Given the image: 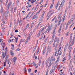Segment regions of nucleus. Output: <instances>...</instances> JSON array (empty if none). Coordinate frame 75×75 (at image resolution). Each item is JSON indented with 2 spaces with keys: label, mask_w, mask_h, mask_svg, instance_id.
<instances>
[{
  "label": "nucleus",
  "mask_w": 75,
  "mask_h": 75,
  "mask_svg": "<svg viewBox=\"0 0 75 75\" xmlns=\"http://www.w3.org/2000/svg\"><path fill=\"white\" fill-rule=\"evenodd\" d=\"M9 13H10V11L8 9H6V11L4 12V16L6 19H7V17H8V14Z\"/></svg>",
  "instance_id": "nucleus-1"
},
{
  "label": "nucleus",
  "mask_w": 75,
  "mask_h": 75,
  "mask_svg": "<svg viewBox=\"0 0 75 75\" xmlns=\"http://www.w3.org/2000/svg\"><path fill=\"white\" fill-rule=\"evenodd\" d=\"M45 27H44L42 29H41L40 30L38 33L37 35V36L38 37H40V33L41 34V33H42L43 31H44V29H45Z\"/></svg>",
  "instance_id": "nucleus-2"
},
{
  "label": "nucleus",
  "mask_w": 75,
  "mask_h": 75,
  "mask_svg": "<svg viewBox=\"0 0 75 75\" xmlns=\"http://www.w3.org/2000/svg\"><path fill=\"white\" fill-rule=\"evenodd\" d=\"M54 43L57 42L56 46H58V44H59V38L57 39V37H56L54 39Z\"/></svg>",
  "instance_id": "nucleus-3"
},
{
  "label": "nucleus",
  "mask_w": 75,
  "mask_h": 75,
  "mask_svg": "<svg viewBox=\"0 0 75 75\" xmlns=\"http://www.w3.org/2000/svg\"><path fill=\"white\" fill-rule=\"evenodd\" d=\"M56 67H57V66H54V67H52L50 72V75H51V74H52V73H54V71L56 69H55Z\"/></svg>",
  "instance_id": "nucleus-4"
},
{
  "label": "nucleus",
  "mask_w": 75,
  "mask_h": 75,
  "mask_svg": "<svg viewBox=\"0 0 75 75\" xmlns=\"http://www.w3.org/2000/svg\"><path fill=\"white\" fill-rule=\"evenodd\" d=\"M12 4V2H10L8 4L7 7V8L8 9V10H9V7H10V6H11Z\"/></svg>",
  "instance_id": "nucleus-5"
},
{
  "label": "nucleus",
  "mask_w": 75,
  "mask_h": 75,
  "mask_svg": "<svg viewBox=\"0 0 75 75\" xmlns=\"http://www.w3.org/2000/svg\"><path fill=\"white\" fill-rule=\"evenodd\" d=\"M68 48L69 50V54H71V50H72V47H71V46H69L68 47Z\"/></svg>",
  "instance_id": "nucleus-6"
},
{
  "label": "nucleus",
  "mask_w": 75,
  "mask_h": 75,
  "mask_svg": "<svg viewBox=\"0 0 75 75\" xmlns=\"http://www.w3.org/2000/svg\"><path fill=\"white\" fill-rule=\"evenodd\" d=\"M17 57H15L13 59V62H14V63H16V61L17 60Z\"/></svg>",
  "instance_id": "nucleus-7"
},
{
  "label": "nucleus",
  "mask_w": 75,
  "mask_h": 75,
  "mask_svg": "<svg viewBox=\"0 0 75 75\" xmlns=\"http://www.w3.org/2000/svg\"><path fill=\"white\" fill-rule=\"evenodd\" d=\"M44 33H45V32H43L42 33V35H41V37L40 39V40H41V39H42V38H43V37H44Z\"/></svg>",
  "instance_id": "nucleus-8"
},
{
  "label": "nucleus",
  "mask_w": 75,
  "mask_h": 75,
  "mask_svg": "<svg viewBox=\"0 0 75 75\" xmlns=\"http://www.w3.org/2000/svg\"><path fill=\"white\" fill-rule=\"evenodd\" d=\"M49 52V46H48V47H47V51L46 52V56H47V55H48Z\"/></svg>",
  "instance_id": "nucleus-9"
},
{
  "label": "nucleus",
  "mask_w": 75,
  "mask_h": 75,
  "mask_svg": "<svg viewBox=\"0 0 75 75\" xmlns=\"http://www.w3.org/2000/svg\"><path fill=\"white\" fill-rule=\"evenodd\" d=\"M59 58H60V56H59L57 58V60L55 62H58L59 61Z\"/></svg>",
  "instance_id": "nucleus-10"
},
{
  "label": "nucleus",
  "mask_w": 75,
  "mask_h": 75,
  "mask_svg": "<svg viewBox=\"0 0 75 75\" xmlns=\"http://www.w3.org/2000/svg\"><path fill=\"white\" fill-rule=\"evenodd\" d=\"M66 57H64L62 61L63 63H65V61H66Z\"/></svg>",
  "instance_id": "nucleus-11"
},
{
  "label": "nucleus",
  "mask_w": 75,
  "mask_h": 75,
  "mask_svg": "<svg viewBox=\"0 0 75 75\" xmlns=\"http://www.w3.org/2000/svg\"><path fill=\"white\" fill-rule=\"evenodd\" d=\"M10 54L11 55L13 56L14 55V53L13 52V51L11 50L10 51Z\"/></svg>",
  "instance_id": "nucleus-12"
},
{
  "label": "nucleus",
  "mask_w": 75,
  "mask_h": 75,
  "mask_svg": "<svg viewBox=\"0 0 75 75\" xmlns=\"http://www.w3.org/2000/svg\"><path fill=\"white\" fill-rule=\"evenodd\" d=\"M68 47V44L66 45L64 48V51L65 52V51H66V50L67 49V47Z\"/></svg>",
  "instance_id": "nucleus-13"
},
{
  "label": "nucleus",
  "mask_w": 75,
  "mask_h": 75,
  "mask_svg": "<svg viewBox=\"0 0 75 75\" xmlns=\"http://www.w3.org/2000/svg\"><path fill=\"white\" fill-rule=\"evenodd\" d=\"M65 0H63L62 2L61 5H64V4L65 3Z\"/></svg>",
  "instance_id": "nucleus-14"
},
{
  "label": "nucleus",
  "mask_w": 75,
  "mask_h": 75,
  "mask_svg": "<svg viewBox=\"0 0 75 75\" xmlns=\"http://www.w3.org/2000/svg\"><path fill=\"white\" fill-rule=\"evenodd\" d=\"M47 32H48L47 33L48 34H49V33H50V30H49V29L48 28L45 31V34H46L47 33Z\"/></svg>",
  "instance_id": "nucleus-15"
},
{
  "label": "nucleus",
  "mask_w": 75,
  "mask_h": 75,
  "mask_svg": "<svg viewBox=\"0 0 75 75\" xmlns=\"http://www.w3.org/2000/svg\"><path fill=\"white\" fill-rule=\"evenodd\" d=\"M14 38H15V40H16L15 42L16 43H17V41H18V37H17L16 38L14 37Z\"/></svg>",
  "instance_id": "nucleus-16"
},
{
  "label": "nucleus",
  "mask_w": 75,
  "mask_h": 75,
  "mask_svg": "<svg viewBox=\"0 0 75 75\" xmlns=\"http://www.w3.org/2000/svg\"><path fill=\"white\" fill-rule=\"evenodd\" d=\"M59 22L58 24V26H59L60 24V23L61 22V18H60L59 19Z\"/></svg>",
  "instance_id": "nucleus-17"
},
{
  "label": "nucleus",
  "mask_w": 75,
  "mask_h": 75,
  "mask_svg": "<svg viewBox=\"0 0 75 75\" xmlns=\"http://www.w3.org/2000/svg\"><path fill=\"white\" fill-rule=\"evenodd\" d=\"M37 17V16L35 15L32 18L33 20H34V19H35V18H36Z\"/></svg>",
  "instance_id": "nucleus-18"
},
{
  "label": "nucleus",
  "mask_w": 75,
  "mask_h": 75,
  "mask_svg": "<svg viewBox=\"0 0 75 75\" xmlns=\"http://www.w3.org/2000/svg\"><path fill=\"white\" fill-rule=\"evenodd\" d=\"M2 21L3 22L2 24H3V25L4 24H5V21L4 20V19L3 18V19H2Z\"/></svg>",
  "instance_id": "nucleus-19"
},
{
  "label": "nucleus",
  "mask_w": 75,
  "mask_h": 75,
  "mask_svg": "<svg viewBox=\"0 0 75 75\" xmlns=\"http://www.w3.org/2000/svg\"><path fill=\"white\" fill-rule=\"evenodd\" d=\"M1 45H3V44H4V46L5 45V43L4 42H3V41H2V42H1Z\"/></svg>",
  "instance_id": "nucleus-20"
},
{
  "label": "nucleus",
  "mask_w": 75,
  "mask_h": 75,
  "mask_svg": "<svg viewBox=\"0 0 75 75\" xmlns=\"http://www.w3.org/2000/svg\"><path fill=\"white\" fill-rule=\"evenodd\" d=\"M22 21L21 20V19H20L19 23V24H21H21H22V23H23Z\"/></svg>",
  "instance_id": "nucleus-21"
},
{
  "label": "nucleus",
  "mask_w": 75,
  "mask_h": 75,
  "mask_svg": "<svg viewBox=\"0 0 75 75\" xmlns=\"http://www.w3.org/2000/svg\"><path fill=\"white\" fill-rule=\"evenodd\" d=\"M75 35H74L73 39V42H74V41H75Z\"/></svg>",
  "instance_id": "nucleus-22"
},
{
  "label": "nucleus",
  "mask_w": 75,
  "mask_h": 75,
  "mask_svg": "<svg viewBox=\"0 0 75 75\" xmlns=\"http://www.w3.org/2000/svg\"><path fill=\"white\" fill-rule=\"evenodd\" d=\"M1 14L2 16V17H4V14H3V11H1Z\"/></svg>",
  "instance_id": "nucleus-23"
},
{
  "label": "nucleus",
  "mask_w": 75,
  "mask_h": 75,
  "mask_svg": "<svg viewBox=\"0 0 75 75\" xmlns=\"http://www.w3.org/2000/svg\"><path fill=\"white\" fill-rule=\"evenodd\" d=\"M68 23L66 25V26L65 30H67V28H68Z\"/></svg>",
  "instance_id": "nucleus-24"
},
{
  "label": "nucleus",
  "mask_w": 75,
  "mask_h": 75,
  "mask_svg": "<svg viewBox=\"0 0 75 75\" xmlns=\"http://www.w3.org/2000/svg\"><path fill=\"white\" fill-rule=\"evenodd\" d=\"M8 57H9L8 55H7L6 56V58L5 59H6V61H7V59H8Z\"/></svg>",
  "instance_id": "nucleus-25"
},
{
  "label": "nucleus",
  "mask_w": 75,
  "mask_h": 75,
  "mask_svg": "<svg viewBox=\"0 0 75 75\" xmlns=\"http://www.w3.org/2000/svg\"><path fill=\"white\" fill-rule=\"evenodd\" d=\"M33 65L35 67V66H36V64H35V62H33Z\"/></svg>",
  "instance_id": "nucleus-26"
},
{
  "label": "nucleus",
  "mask_w": 75,
  "mask_h": 75,
  "mask_svg": "<svg viewBox=\"0 0 75 75\" xmlns=\"http://www.w3.org/2000/svg\"><path fill=\"white\" fill-rule=\"evenodd\" d=\"M45 53V49L43 51V54L42 55H44V54Z\"/></svg>",
  "instance_id": "nucleus-27"
},
{
  "label": "nucleus",
  "mask_w": 75,
  "mask_h": 75,
  "mask_svg": "<svg viewBox=\"0 0 75 75\" xmlns=\"http://www.w3.org/2000/svg\"><path fill=\"white\" fill-rule=\"evenodd\" d=\"M2 30H4V29H5L6 28V26L5 25H4L2 27Z\"/></svg>",
  "instance_id": "nucleus-28"
},
{
  "label": "nucleus",
  "mask_w": 75,
  "mask_h": 75,
  "mask_svg": "<svg viewBox=\"0 0 75 75\" xmlns=\"http://www.w3.org/2000/svg\"><path fill=\"white\" fill-rule=\"evenodd\" d=\"M24 71L25 72V73H26V72L27 71V69L25 68L24 69Z\"/></svg>",
  "instance_id": "nucleus-29"
},
{
  "label": "nucleus",
  "mask_w": 75,
  "mask_h": 75,
  "mask_svg": "<svg viewBox=\"0 0 75 75\" xmlns=\"http://www.w3.org/2000/svg\"><path fill=\"white\" fill-rule=\"evenodd\" d=\"M53 4H53V3H52V4H51V5L50 6V8H52V7H53Z\"/></svg>",
  "instance_id": "nucleus-30"
},
{
  "label": "nucleus",
  "mask_w": 75,
  "mask_h": 75,
  "mask_svg": "<svg viewBox=\"0 0 75 75\" xmlns=\"http://www.w3.org/2000/svg\"><path fill=\"white\" fill-rule=\"evenodd\" d=\"M61 16V13H60L58 16V19H59L60 18V17Z\"/></svg>",
  "instance_id": "nucleus-31"
},
{
  "label": "nucleus",
  "mask_w": 75,
  "mask_h": 75,
  "mask_svg": "<svg viewBox=\"0 0 75 75\" xmlns=\"http://www.w3.org/2000/svg\"><path fill=\"white\" fill-rule=\"evenodd\" d=\"M62 28L60 27V28H59V30H58V32L59 33H60V31H61V28Z\"/></svg>",
  "instance_id": "nucleus-32"
},
{
  "label": "nucleus",
  "mask_w": 75,
  "mask_h": 75,
  "mask_svg": "<svg viewBox=\"0 0 75 75\" xmlns=\"http://www.w3.org/2000/svg\"><path fill=\"white\" fill-rule=\"evenodd\" d=\"M51 16V14H50V15L48 17L47 20H48V19H50V16Z\"/></svg>",
  "instance_id": "nucleus-33"
},
{
  "label": "nucleus",
  "mask_w": 75,
  "mask_h": 75,
  "mask_svg": "<svg viewBox=\"0 0 75 75\" xmlns=\"http://www.w3.org/2000/svg\"><path fill=\"white\" fill-rule=\"evenodd\" d=\"M18 23H19V18H18L17 20V23L18 24Z\"/></svg>",
  "instance_id": "nucleus-34"
},
{
  "label": "nucleus",
  "mask_w": 75,
  "mask_h": 75,
  "mask_svg": "<svg viewBox=\"0 0 75 75\" xmlns=\"http://www.w3.org/2000/svg\"><path fill=\"white\" fill-rule=\"evenodd\" d=\"M58 25V24H57L55 26L54 29H55V30L56 29V28H57V26Z\"/></svg>",
  "instance_id": "nucleus-35"
},
{
  "label": "nucleus",
  "mask_w": 75,
  "mask_h": 75,
  "mask_svg": "<svg viewBox=\"0 0 75 75\" xmlns=\"http://www.w3.org/2000/svg\"><path fill=\"white\" fill-rule=\"evenodd\" d=\"M59 68H62V65H61V64H60L59 65Z\"/></svg>",
  "instance_id": "nucleus-36"
},
{
  "label": "nucleus",
  "mask_w": 75,
  "mask_h": 75,
  "mask_svg": "<svg viewBox=\"0 0 75 75\" xmlns=\"http://www.w3.org/2000/svg\"><path fill=\"white\" fill-rule=\"evenodd\" d=\"M55 34H53V35L52 36V38H54V37H55Z\"/></svg>",
  "instance_id": "nucleus-37"
},
{
  "label": "nucleus",
  "mask_w": 75,
  "mask_h": 75,
  "mask_svg": "<svg viewBox=\"0 0 75 75\" xmlns=\"http://www.w3.org/2000/svg\"><path fill=\"white\" fill-rule=\"evenodd\" d=\"M6 62H7V61H5V62H4V67H6Z\"/></svg>",
  "instance_id": "nucleus-38"
},
{
  "label": "nucleus",
  "mask_w": 75,
  "mask_h": 75,
  "mask_svg": "<svg viewBox=\"0 0 75 75\" xmlns=\"http://www.w3.org/2000/svg\"><path fill=\"white\" fill-rule=\"evenodd\" d=\"M55 29H54L53 30V34H55Z\"/></svg>",
  "instance_id": "nucleus-39"
},
{
  "label": "nucleus",
  "mask_w": 75,
  "mask_h": 75,
  "mask_svg": "<svg viewBox=\"0 0 75 75\" xmlns=\"http://www.w3.org/2000/svg\"><path fill=\"white\" fill-rule=\"evenodd\" d=\"M29 27V24L28 23L27 25H26V28H28V27Z\"/></svg>",
  "instance_id": "nucleus-40"
},
{
  "label": "nucleus",
  "mask_w": 75,
  "mask_h": 75,
  "mask_svg": "<svg viewBox=\"0 0 75 75\" xmlns=\"http://www.w3.org/2000/svg\"><path fill=\"white\" fill-rule=\"evenodd\" d=\"M51 51V47H50L49 48V52H50Z\"/></svg>",
  "instance_id": "nucleus-41"
},
{
  "label": "nucleus",
  "mask_w": 75,
  "mask_h": 75,
  "mask_svg": "<svg viewBox=\"0 0 75 75\" xmlns=\"http://www.w3.org/2000/svg\"><path fill=\"white\" fill-rule=\"evenodd\" d=\"M74 42H72V43H71L70 45V46L72 47V45L74 44Z\"/></svg>",
  "instance_id": "nucleus-42"
},
{
  "label": "nucleus",
  "mask_w": 75,
  "mask_h": 75,
  "mask_svg": "<svg viewBox=\"0 0 75 75\" xmlns=\"http://www.w3.org/2000/svg\"><path fill=\"white\" fill-rule=\"evenodd\" d=\"M12 24V22H10V26H9L10 28H11V27Z\"/></svg>",
  "instance_id": "nucleus-43"
},
{
  "label": "nucleus",
  "mask_w": 75,
  "mask_h": 75,
  "mask_svg": "<svg viewBox=\"0 0 75 75\" xmlns=\"http://www.w3.org/2000/svg\"><path fill=\"white\" fill-rule=\"evenodd\" d=\"M65 19V16H64L63 18V21H64Z\"/></svg>",
  "instance_id": "nucleus-44"
},
{
  "label": "nucleus",
  "mask_w": 75,
  "mask_h": 75,
  "mask_svg": "<svg viewBox=\"0 0 75 75\" xmlns=\"http://www.w3.org/2000/svg\"><path fill=\"white\" fill-rule=\"evenodd\" d=\"M43 16H44L42 15L41 17V18H42V19H43L44 18Z\"/></svg>",
  "instance_id": "nucleus-45"
},
{
  "label": "nucleus",
  "mask_w": 75,
  "mask_h": 75,
  "mask_svg": "<svg viewBox=\"0 0 75 75\" xmlns=\"http://www.w3.org/2000/svg\"><path fill=\"white\" fill-rule=\"evenodd\" d=\"M63 40V37H62L61 38V42H62V40Z\"/></svg>",
  "instance_id": "nucleus-46"
},
{
  "label": "nucleus",
  "mask_w": 75,
  "mask_h": 75,
  "mask_svg": "<svg viewBox=\"0 0 75 75\" xmlns=\"http://www.w3.org/2000/svg\"><path fill=\"white\" fill-rule=\"evenodd\" d=\"M70 54L69 53V59L70 60L71 59V55H70Z\"/></svg>",
  "instance_id": "nucleus-47"
},
{
  "label": "nucleus",
  "mask_w": 75,
  "mask_h": 75,
  "mask_svg": "<svg viewBox=\"0 0 75 75\" xmlns=\"http://www.w3.org/2000/svg\"><path fill=\"white\" fill-rule=\"evenodd\" d=\"M69 32H68L66 34V35L67 37L68 36V34H69Z\"/></svg>",
  "instance_id": "nucleus-48"
},
{
  "label": "nucleus",
  "mask_w": 75,
  "mask_h": 75,
  "mask_svg": "<svg viewBox=\"0 0 75 75\" xmlns=\"http://www.w3.org/2000/svg\"><path fill=\"white\" fill-rule=\"evenodd\" d=\"M42 23V22H39V24H38V25L37 26L38 27H39V25H40V23Z\"/></svg>",
  "instance_id": "nucleus-49"
},
{
  "label": "nucleus",
  "mask_w": 75,
  "mask_h": 75,
  "mask_svg": "<svg viewBox=\"0 0 75 75\" xmlns=\"http://www.w3.org/2000/svg\"><path fill=\"white\" fill-rule=\"evenodd\" d=\"M28 40H30V38H28V37H27V39L26 40V42H28Z\"/></svg>",
  "instance_id": "nucleus-50"
},
{
  "label": "nucleus",
  "mask_w": 75,
  "mask_h": 75,
  "mask_svg": "<svg viewBox=\"0 0 75 75\" xmlns=\"http://www.w3.org/2000/svg\"><path fill=\"white\" fill-rule=\"evenodd\" d=\"M31 69H29L28 70V71L29 72H31Z\"/></svg>",
  "instance_id": "nucleus-51"
},
{
  "label": "nucleus",
  "mask_w": 75,
  "mask_h": 75,
  "mask_svg": "<svg viewBox=\"0 0 75 75\" xmlns=\"http://www.w3.org/2000/svg\"><path fill=\"white\" fill-rule=\"evenodd\" d=\"M60 9H61V6H59V8H58L57 10L59 11V10H60Z\"/></svg>",
  "instance_id": "nucleus-52"
},
{
  "label": "nucleus",
  "mask_w": 75,
  "mask_h": 75,
  "mask_svg": "<svg viewBox=\"0 0 75 75\" xmlns=\"http://www.w3.org/2000/svg\"><path fill=\"white\" fill-rule=\"evenodd\" d=\"M61 43H62V42H61L60 43V44L59 45V47H61Z\"/></svg>",
  "instance_id": "nucleus-53"
},
{
  "label": "nucleus",
  "mask_w": 75,
  "mask_h": 75,
  "mask_svg": "<svg viewBox=\"0 0 75 75\" xmlns=\"http://www.w3.org/2000/svg\"><path fill=\"white\" fill-rule=\"evenodd\" d=\"M16 9H17V7H15V8H14V11L15 12L16 11Z\"/></svg>",
  "instance_id": "nucleus-54"
},
{
  "label": "nucleus",
  "mask_w": 75,
  "mask_h": 75,
  "mask_svg": "<svg viewBox=\"0 0 75 75\" xmlns=\"http://www.w3.org/2000/svg\"><path fill=\"white\" fill-rule=\"evenodd\" d=\"M52 64H49V66L48 67V68H50V67H51V66Z\"/></svg>",
  "instance_id": "nucleus-55"
},
{
  "label": "nucleus",
  "mask_w": 75,
  "mask_h": 75,
  "mask_svg": "<svg viewBox=\"0 0 75 75\" xmlns=\"http://www.w3.org/2000/svg\"><path fill=\"white\" fill-rule=\"evenodd\" d=\"M8 1V0H7V2H6V3L5 4V6H7V4Z\"/></svg>",
  "instance_id": "nucleus-56"
},
{
  "label": "nucleus",
  "mask_w": 75,
  "mask_h": 75,
  "mask_svg": "<svg viewBox=\"0 0 75 75\" xmlns=\"http://www.w3.org/2000/svg\"><path fill=\"white\" fill-rule=\"evenodd\" d=\"M74 23H73L69 27V28H71V27H72V26L73 25H74Z\"/></svg>",
  "instance_id": "nucleus-57"
},
{
  "label": "nucleus",
  "mask_w": 75,
  "mask_h": 75,
  "mask_svg": "<svg viewBox=\"0 0 75 75\" xmlns=\"http://www.w3.org/2000/svg\"><path fill=\"white\" fill-rule=\"evenodd\" d=\"M11 46L13 47V48H14V45L12 44Z\"/></svg>",
  "instance_id": "nucleus-58"
},
{
  "label": "nucleus",
  "mask_w": 75,
  "mask_h": 75,
  "mask_svg": "<svg viewBox=\"0 0 75 75\" xmlns=\"http://www.w3.org/2000/svg\"><path fill=\"white\" fill-rule=\"evenodd\" d=\"M61 49V47H59V49L58 50V51H59Z\"/></svg>",
  "instance_id": "nucleus-59"
},
{
  "label": "nucleus",
  "mask_w": 75,
  "mask_h": 75,
  "mask_svg": "<svg viewBox=\"0 0 75 75\" xmlns=\"http://www.w3.org/2000/svg\"><path fill=\"white\" fill-rule=\"evenodd\" d=\"M14 3L13 4V5H12L11 8H13V7H14Z\"/></svg>",
  "instance_id": "nucleus-60"
},
{
  "label": "nucleus",
  "mask_w": 75,
  "mask_h": 75,
  "mask_svg": "<svg viewBox=\"0 0 75 75\" xmlns=\"http://www.w3.org/2000/svg\"><path fill=\"white\" fill-rule=\"evenodd\" d=\"M5 56H6L5 54H4V55H2V57H3V58H4L5 57Z\"/></svg>",
  "instance_id": "nucleus-61"
},
{
  "label": "nucleus",
  "mask_w": 75,
  "mask_h": 75,
  "mask_svg": "<svg viewBox=\"0 0 75 75\" xmlns=\"http://www.w3.org/2000/svg\"><path fill=\"white\" fill-rule=\"evenodd\" d=\"M18 3H19V1H17V5H18Z\"/></svg>",
  "instance_id": "nucleus-62"
},
{
  "label": "nucleus",
  "mask_w": 75,
  "mask_h": 75,
  "mask_svg": "<svg viewBox=\"0 0 75 75\" xmlns=\"http://www.w3.org/2000/svg\"><path fill=\"white\" fill-rule=\"evenodd\" d=\"M48 29H49V31H50L51 30V28H48Z\"/></svg>",
  "instance_id": "nucleus-63"
},
{
  "label": "nucleus",
  "mask_w": 75,
  "mask_h": 75,
  "mask_svg": "<svg viewBox=\"0 0 75 75\" xmlns=\"http://www.w3.org/2000/svg\"><path fill=\"white\" fill-rule=\"evenodd\" d=\"M2 41H3V39H0V42H1Z\"/></svg>",
  "instance_id": "nucleus-64"
}]
</instances>
